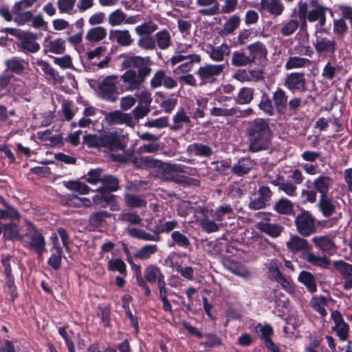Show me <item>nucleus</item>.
I'll use <instances>...</instances> for the list:
<instances>
[{
	"label": "nucleus",
	"instance_id": "1a4fd4ad",
	"mask_svg": "<svg viewBox=\"0 0 352 352\" xmlns=\"http://www.w3.org/2000/svg\"><path fill=\"white\" fill-rule=\"evenodd\" d=\"M118 82V76L111 75L104 78L98 85V93L103 98L113 101V94L116 90V85Z\"/></svg>",
	"mask_w": 352,
	"mask_h": 352
},
{
	"label": "nucleus",
	"instance_id": "f3484780",
	"mask_svg": "<svg viewBox=\"0 0 352 352\" xmlns=\"http://www.w3.org/2000/svg\"><path fill=\"white\" fill-rule=\"evenodd\" d=\"M196 6L199 8V13L202 16H212L220 10L218 0H196Z\"/></svg>",
	"mask_w": 352,
	"mask_h": 352
},
{
	"label": "nucleus",
	"instance_id": "b1692460",
	"mask_svg": "<svg viewBox=\"0 0 352 352\" xmlns=\"http://www.w3.org/2000/svg\"><path fill=\"white\" fill-rule=\"evenodd\" d=\"M256 331L262 340H264L266 347L272 352H280L278 347L270 338L273 333V329L270 324H258Z\"/></svg>",
	"mask_w": 352,
	"mask_h": 352
},
{
	"label": "nucleus",
	"instance_id": "c756f323",
	"mask_svg": "<svg viewBox=\"0 0 352 352\" xmlns=\"http://www.w3.org/2000/svg\"><path fill=\"white\" fill-rule=\"evenodd\" d=\"M286 246L288 250L294 253L305 251L309 248L307 241L297 235L292 236L286 243Z\"/></svg>",
	"mask_w": 352,
	"mask_h": 352
},
{
	"label": "nucleus",
	"instance_id": "09e8293b",
	"mask_svg": "<svg viewBox=\"0 0 352 352\" xmlns=\"http://www.w3.org/2000/svg\"><path fill=\"white\" fill-rule=\"evenodd\" d=\"M298 280L307 287L309 292L316 291L315 278L310 272L302 271L298 276Z\"/></svg>",
	"mask_w": 352,
	"mask_h": 352
},
{
	"label": "nucleus",
	"instance_id": "e433bc0d",
	"mask_svg": "<svg viewBox=\"0 0 352 352\" xmlns=\"http://www.w3.org/2000/svg\"><path fill=\"white\" fill-rule=\"evenodd\" d=\"M155 38L157 47L161 50H166L172 44L170 33L166 30L157 32Z\"/></svg>",
	"mask_w": 352,
	"mask_h": 352
},
{
	"label": "nucleus",
	"instance_id": "0e129e2a",
	"mask_svg": "<svg viewBox=\"0 0 352 352\" xmlns=\"http://www.w3.org/2000/svg\"><path fill=\"white\" fill-rule=\"evenodd\" d=\"M102 188L110 191H116L118 189L119 181L117 177L111 175H105L102 178Z\"/></svg>",
	"mask_w": 352,
	"mask_h": 352
},
{
	"label": "nucleus",
	"instance_id": "49530a36",
	"mask_svg": "<svg viewBox=\"0 0 352 352\" xmlns=\"http://www.w3.org/2000/svg\"><path fill=\"white\" fill-rule=\"evenodd\" d=\"M158 96L162 99L160 107L166 113H170L177 103V96L176 94H171L165 98L160 93L158 94Z\"/></svg>",
	"mask_w": 352,
	"mask_h": 352
},
{
	"label": "nucleus",
	"instance_id": "5fc2aeb1",
	"mask_svg": "<svg viewBox=\"0 0 352 352\" xmlns=\"http://www.w3.org/2000/svg\"><path fill=\"white\" fill-rule=\"evenodd\" d=\"M52 251V254L48 260V264L53 269L58 270L61 264L62 250L60 247L56 246L54 242V245Z\"/></svg>",
	"mask_w": 352,
	"mask_h": 352
},
{
	"label": "nucleus",
	"instance_id": "bf43d9fd",
	"mask_svg": "<svg viewBox=\"0 0 352 352\" xmlns=\"http://www.w3.org/2000/svg\"><path fill=\"white\" fill-rule=\"evenodd\" d=\"M157 250L156 245H146L135 254V257L141 260L148 259L157 252Z\"/></svg>",
	"mask_w": 352,
	"mask_h": 352
},
{
	"label": "nucleus",
	"instance_id": "7c9ffc66",
	"mask_svg": "<svg viewBox=\"0 0 352 352\" xmlns=\"http://www.w3.org/2000/svg\"><path fill=\"white\" fill-rule=\"evenodd\" d=\"M250 56L252 58V62L255 60L265 58L267 51L265 45L261 42L250 44L247 47Z\"/></svg>",
	"mask_w": 352,
	"mask_h": 352
},
{
	"label": "nucleus",
	"instance_id": "c9c22d12",
	"mask_svg": "<svg viewBox=\"0 0 352 352\" xmlns=\"http://www.w3.org/2000/svg\"><path fill=\"white\" fill-rule=\"evenodd\" d=\"M210 217L217 221H222L226 217H230L233 213V209L230 205H221L215 210L209 211Z\"/></svg>",
	"mask_w": 352,
	"mask_h": 352
},
{
	"label": "nucleus",
	"instance_id": "8fccbe9b",
	"mask_svg": "<svg viewBox=\"0 0 352 352\" xmlns=\"http://www.w3.org/2000/svg\"><path fill=\"white\" fill-rule=\"evenodd\" d=\"M237 113V107L228 108L226 105L213 107L210 109V114L213 116H232Z\"/></svg>",
	"mask_w": 352,
	"mask_h": 352
},
{
	"label": "nucleus",
	"instance_id": "79ce46f5",
	"mask_svg": "<svg viewBox=\"0 0 352 352\" xmlns=\"http://www.w3.org/2000/svg\"><path fill=\"white\" fill-rule=\"evenodd\" d=\"M302 257L309 263L320 267H326L330 263L329 261L325 256H316L309 252H304Z\"/></svg>",
	"mask_w": 352,
	"mask_h": 352
},
{
	"label": "nucleus",
	"instance_id": "bb28decb",
	"mask_svg": "<svg viewBox=\"0 0 352 352\" xmlns=\"http://www.w3.org/2000/svg\"><path fill=\"white\" fill-rule=\"evenodd\" d=\"M109 38L121 46H129L133 41L127 30H112L109 32Z\"/></svg>",
	"mask_w": 352,
	"mask_h": 352
},
{
	"label": "nucleus",
	"instance_id": "f257e3e1",
	"mask_svg": "<svg viewBox=\"0 0 352 352\" xmlns=\"http://www.w3.org/2000/svg\"><path fill=\"white\" fill-rule=\"evenodd\" d=\"M248 131L250 140V151L258 152L268 148L270 143L271 131L265 120L256 118L250 122Z\"/></svg>",
	"mask_w": 352,
	"mask_h": 352
},
{
	"label": "nucleus",
	"instance_id": "f03ea898",
	"mask_svg": "<svg viewBox=\"0 0 352 352\" xmlns=\"http://www.w3.org/2000/svg\"><path fill=\"white\" fill-rule=\"evenodd\" d=\"M135 164L138 166L143 168L158 167L160 177L164 180L173 181L176 183L186 182L185 177L178 175L180 173H187L180 164L162 163L160 161L154 160L148 157H142L136 160Z\"/></svg>",
	"mask_w": 352,
	"mask_h": 352
},
{
	"label": "nucleus",
	"instance_id": "864d4df0",
	"mask_svg": "<svg viewBox=\"0 0 352 352\" xmlns=\"http://www.w3.org/2000/svg\"><path fill=\"white\" fill-rule=\"evenodd\" d=\"M274 104L279 111H282L286 108L287 97L285 92L278 88L273 94Z\"/></svg>",
	"mask_w": 352,
	"mask_h": 352
},
{
	"label": "nucleus",
	"instance_id": "72a5a7b5",
	"mask_svg": "<svg viewBox=\"0 0 352 352\" xmlns=\"http://www.w3.org/2000/svg\"><path fill=\"white\" fill-rule=\"evenodd\" d=\"M254 162L248 157L240 159L236 164H235L232 168V172L239 175H243L249 173V171L253 168Z\"/></svg>",
	"mask_w": 352,
	"mask_h": 352
},
{
	"label": "nucleus",
	"instance_id": "4be33fe9",
	"mask_svg": "<svg viewBox=\"0 0 352 352\" xmlns=\"http://www.w3.org/2000/svg\"><path fill=\"white\" fill-rule=\"evenodd\" d=\"M338 203L329 195L320 196L317 206L325 217H331L337 208Z\"/></svg>",
	"mask_w": 352,
	"mask_h": 352
},
{
	"label": "nucleus",
	"instance_id": "f704fd0d",
	"mask_svg": "<svg viewBox=\"0 0 352 352\" xmlns=\"http://www.w3.org/2000/svg\"><path fill=\"white\" fill-rule=\"evenodd\" d=\"M107 29L102 26H96L89 29L85 38L89 42L97 43L103 40L107 36Z\"/></svg>",
	"mask_w": 352,
	"mask_h": 352
},
{
	"label": "nucleus",
	"instance_id": "37998d69",
	"mask_svg": "<svg viewBox=\"0 0 352 352\" xmlns=\"http://www.w3.org/2000/svg\"><path fill=\"white\" fill-rule=\"evenodd\" d=\"M188 59H190L191 62H200L201 60V56L198 54H189L184 55L178 52H175V54L172 56V57L170 59V63L172 66H175V65L181 63L182 62L184 63Z\"/></svg>",
	"mask_w": 352,
	"mask_h": 352
},
{
	"label": "nucleus",
	"instance_id": "c03bdc74",
	"mask_svg": "<svg viewBox=\"0 0 352 352\" xmlns=\"http://www.w3.org/2000/svg\"><path fill=\"white\" fill-rule=\"evenodd\" d=\"M309 59L299 56H291L287 60L285 68L287 70L299 69L309 65Z\"/></svg>",
	"mask_w": 352,
	"mask_h": 352
},
{
	"label": "nucleus",
	"instance_id": "6e6d98bb",
	"mask_svg": "<svg viewBox=\"0 0 352 352\" xmlns=\"http://www.w3.org/2000/svg\"><path fill=\"white\" fill-rule=\"evenodd\" d=\"M294 206L287 199H280L274 205V210L283 214H289L293 211Z\"/></svg>",
	"mask_w": 352,
	"mask_h": 352
},
{
	"label": "nucleus",
	"instance_id": "9d476101",
	"mask_svg": "<svg viewBox=\"0 0 352 352\" xmlns=\"http://www.w3.org/2000/svg\"><path fill=\"white\" fill-rule=\"evenodd\" d=\"M125 136L117 131L102 133V147L109 150L123 149Z\"/></svg>",
	"mask_w": 352,
	"mask_h": 352
},
{
	"label": "nucleus",
	"instance_id": "ea45409f",
	"mask_svg": "<svg viewBox=\"0 0 352 352\" xmlns=\"http://www.w3.org/2000/svg\"><path fill=\"white\" fill-rule=\"evenodd\" d=\"M252 62V58L249 53L242 51L234 52L232 54V63L236 67L248 65Z\"/></svg>",
	"mask_w": 352,
	"mask_h": 352
},
{
	"label": "nucleus",
	"instance_id": "7ed1b4c3",
	"mask_svg": "<svg viewBox=\"0 0 352 352\" xmlns=\"http://www.w3.org/2000/svg\"><path fill=\"white\" fill-rule=\"evenodd\" d=\"M328 9L318 3L316 0H311L309 3L300 1L298 14L302 21L307 19L309 22L318 21V25L322 27L326 23V13Z\"/></svg>",
	"mask_w": 352,
	"mask_h": 352
},
{
	"label": "nucleus",
	"instance_id": "aec40b11",
	"mask_svg": "<svg viewBox=\"0 0 352 352\" xmlns=\"http://www.w3.org/2000/svg\"><path fill=\"white\" fill-rule=\"evenodd\" d=\"M256 228L262 232L272 238L278 237L284 230L283 226L277 223H271L267 219L258 222L256 225Z\"/></svg>",
	"mask_w": 352,
	"mask_h": 352
},
{
	"label": "nucleus",
	"instance_id": "f8f14e48",
	"mask_svg": "<svg viewBox=\"0 0 352 352\" xmlns=\"http://www.w3.org/2000/svg\"><path fill=\"white\" fill-rule=\"evenodd\" d=\"M322 31L316 32V41L314 45L316 52L320 54L332 55L335 52L336 43L333 38L322 36Z\"/></svg>",
	"mask_w": 352,
	"mask_h": 352
},
{
	"label": "nucleus",
	"instance_id": "ddd939ff",
	"mask_svg": "<svg viewBox=\"0 0 352 352\" xmlns=\"http://www.w3.org/2000/svg\"><path fill=\"white\" fill-rule=\"evenodd\" d=\"M105 120L109 124H126L130 127L135 125V121L131 113H123L119 110L107 113Z\"/></svg>",
	"mask_w": 352,
	"mask_h": 352
},
{
	"label": "nucleus",
	"instance_id": "dca6fc26",
	"mask_svg": "<svg viewBox=\"0 0 352 352\" xmlns=\"http://www.w3.org/2000/svg\"><path fill=\"white\" fill-rule=\"evenodd\" d=\"M331 318L334 322L332 329L336 332L341 340H346L349 336V326L343 320L340 313L338 311H332Z\"/></svg>",
	"mask_w": 352,
	"mask_h": 352
},
{
	"label": "nucleus",
	"instance_id": "4c0bfd02",
	"mask_svg": "<svg viewBox=\"0 0 352 352\" xmlns=\"http://www.w3.org/2000/svg\"><path fill=\"white\" fill-rule=\"evenodd\" d=\"M164 276L162 273L160 269L153 265L146 267L144 270V278L148 283H153L159 281Z\"/></svg>",
	"mask_w": 352,
	"mask_h": 352
},
{
	"label": "nucleus",
	"instance_id": "423d86ee",
	"mask_svg": "<svg viewBox=\"0 0 352 352\" xmlns=\"http://www.w3.org/2000/svg\"><path fill=\"white\" fill-rule=\"evenodd\" d=\"M315 221V218L307 210H302L298 214L294 221L297 231L304 236H308L316 232Z\"/></svg>",
	"mask_w": 352,
	"mask_h": 352
},
{
	"label": "nucleus",
	"instance_id": "e2e57ef3",
	"mask_svg": "<svg viewBox=\"0 0 352 352\" xmlns=\"http://www.w3.org/2000/svg\"><path fill=\"white\" fill-rule=\"evenodd\" d=\"M196 105L194 116L195 118H204L205 116L204 111L207 107L208 98L204 96H199L196 98Z\"/></svg>",
	"mask_w": 352,
	"mask_h": 352
},
{
	"label": "nucleus",
	"instance_id": "39448f33",
	"mask_svg": "<svg viewBox=\"0 0 352 352\" xmlns=\"http://www.w3.org/2000/svg\"><path fill=\"white\" fill-rule=\"evenodd\" d=\"M151 62L149 57L139 56H124L121 63V69L137 68V76L145 82L151 72Z\"/></svg>",
	"mask_w": 352,
	"mask_h": 352
},
{
	"label": "nucleus",
	"instance_id": "9b49d317",
	"mask_svg": "<svg viewBox=\"0 0 352 352\" xmlns=\"http://www.w3.org/2000/svg\"><path fill=\"white\" fill-rule=\"evenodd\" d=\"M284 86L292 92H305L306 79L303 73L294 72L285 77Z\"/></svg>",
	"mask_w": 352,
	"mask_h": 352
},
{
	"label": "nucleus",
	"instance_id": "680f3d73",
	"mask_svg": "<svg viewBox=\"0 0 352 352\" xmlns=\"http://www.w3.org/2000/svg\"><path fill=\"white\" fill-rule=\"evenodd\" d=\"M173 245H177L183 248H188L190 245L188 238L179 231H174L171 234Z\"/></svg>",
	"mask_w": 352,
	"mask_h": 352
},
{
	"label": "nucleus",
	"instance_id": "603ef678",
	"mask_svg": "<svg viewBox=\"0 0 352 352\" xmlns=\"http://www.w3.org/2000/svg\"><path fill=\"white\" fill-rule=\"evenodd\" d=\"M327 305V301L324 296H314L311 300V305L312 308L320 314L322 316L327 315L325 307Z\"/></svg>",
	"mask_w": 352,
	"mask_h": 352
},
{
	"label": "nucleus",
	"instance_id": "a18cd8bd",
	"mask_svg": "<svg viewBox=\"0 0 352 352\" xmlns=\"http://www.w3.org/2000/svg\"><path fill=\"white\" fill-rule=\"evenodd\" d=\"M107 19L109 25L120 26L124 23L126 14L121 9H116L109 14Z\"/></svg>",
	"mask_w": 352,
	"mask_h": 352
},
{
	"label": "nucleus",
	"instance_id": "58836bf2",
	"mask_svg": "<svg viewBox=\"0 0 352 352\" xmlns=\"http://www.w3.org/2000/svg\"><path fill=\"white\" fill-rule=\"evenodd\" d=\"M38 135V138L47 146H56L61 142L60 135L58 134H53L50 130L39 132Z\"/></svg>",
	"mask_w": 352,
	"mask_h": 352
},
{
	"label": "nucleus",
	"instance_id": "a211bd4d",
	"mask_svg": "<svg viewBox=\"0 0 352 352\" xmlns=\"http://www.w3.org/2000/svg\"><path fill=\"white\" fill-rule=\"evenodd\" d=\"M334 266L344 280L343 288L344 289H352V265L342 261H338L334 263Z\"/></svg>",
	"mask_w": 352,
	"mask_h": 352
},
{
	"label": "nucleus",
	"instance_id": "412c9836",
	"mask_svg": "<svg viewBox=\"0 0 352 352\" xmlns=\"http://www.w3.org/2000/svg\"><path fill=\"white\" fill-rule=\"evenodd\" d=\"M270 182L274 186H278V190L283 191L289 197H294L296 195V186L290 182L285 181L282 176L276 175L275 178L270 177Z\"/></svg>",
	"mask_w": 352,
	"mask_h": 352
},
{
	"label": "nucleus",
	"instance_id": "3c124183",
	"mask_svg": "<svg viewBox=\"0 0 352 352\" xmlns=\"http://www.w3.org/2000/svg\"><path fill=\"white\" fill-rule=\"evenodd\" d=\"M124 201L130 208H143L146 206V201L143 197L132 194H126Z\"/></svg>",
	"mask_w": 352,
	"mask_h": 352
},
{
	"label": "nucleus",
	"instance_id": "de8ad7c7",
	"mask_svg": "<svg viewBox=\"0 0 352 352\" xmlns=\"http://www.w3.org/2000/svg\"><path fill=\"white\" fill-rule=\"evenodd\" d=\"M3 236L8 239H23V235L19 234L18 226L12 223L5 224Z\"/></svg>",
	"mask_w": 352,
	"mask_h": 352
},
{
	"label": "nucleus",
	"instance_id": "393cba45",
	"mask_svg": "<svg viewBox=\"0 0 352 352\" xmlns=\"http://www.w3.org/2000/svg\"><path fill=\"white\" fill-rule=\"evenodd\" d=\"M284 9L280 0H261V10L274 16L281 15Z\"/></svg>",
	"mask_w": 352,
	"mask_h": 352
},
{
	"label": "nucleus",
	"instance_id": "5701e85b",
	"mask_svg": "<svg viewBox=\"0 0 352 352\" xmlns=\"http://www.w3.org/2000/svg\"><path fill=\"white\" fill-rule=\"evenodd\" d=\"M36 35L31 32H24L21 37L20 47L23 51L36 53L40 50V45L36 41Z\"/></svg>",
	"mask_w": 352,
	"mask_h": 352
},
{
	"label": "nucleus",
	"instance_id": "4d7b16f0",
	"mask_svg": "<svg viewBox=\"0 0 352 352\" xmlns=\"http://www.w3.org/2000/svg\"><path fill=\"white\" fill-rule=\"evenodd\" d=\"M76 0H58L57 6L60 14H72L76 12L74 7Z\"/></svg>",
	"mask_w": 352,
	"mask_h": 352
},
{
	"label": "nucleus",
	"instance_id": "4468645a",
	"mask_svg": "<svg viewBox=\"0 0 352 352\" xmlns=\"http://www.w3.org/2000/svg\"><path fill=\"white\" fill-rule=\"evenodd\" d=\"M151 88L156 89L161 86L166 89H173L177 86V82L171 76L166 75L164 71H157L150 81Z\"/></svg>",
	"mask_w": 352,
	"mask_h": 352
},
{
	"label": "nucleus",
	"instance_id": "a878e982",
	"mask_svg": "<svg viewBox=\"0 0 352 352\" xmlns=\"http://www.w3.org/2000/svg\"><path fill=\"white\" fill-rule=\"evenodd\" d=\"M333 180L329 176L320 175L313 181V186L316 192H319L320 196L328 195L330 187L332 186Z\"/></svg>",
	"mask_w": 352,
	"mask_h": 352
},
{
	"label": "nucleus",
	"instance_id": "6ab92c4d",
	"mask_svg": "<svg viewBox=\"0 0 352 352\" xmlns=\"http://www.w3.org/2000/svg\"><path fill=\"white\" fill-rule=\"evenodd\" d=\"M10 256H8V255H2L1 256V263L4 268L6 285L9 288V292L10 293L11 297H12V300H14L16 297V287L14 286V277L11 273V266H10Z\"/></svg>",
	"mask_w": 352,
	"mask_h": 352
},
{
	"label": "nucleus",
	"instance_id": "69168bd1",
	"mask_svg": "<svg viewBox=\"0 0 352 352\" xmlns=\"http://www.w3.org/2000/svg\"><path fill=\"white\" fill-rule=\"evenodd\" d=\"M65 186L68 189L81 195L88 194L90 190L85 184L80 182H69Z\"/></svg>",
	"mask_w": 352,
	"mask_h": 352
},
{
	"label": "nucleus",
	"instance_id": "c85d7f7f",
	"mask_svg": "<svg viewBox=\"0 0 352 352\" xmlns=\"http://www.w3.org/2000/svg\"><path fill=\"white\" fill-rule=\"evenodd\" d=\"M207 52L209 54L210 58L214 61H222L224 56L230 54V50L228 45L222 43L217 47L208 45Z\"/></svg>",
	"mask_w": 352,
	"mask_h": 352
},
{
	"label": "nucleus",
	"instance_id": "cd10ccee",
	"mask_svg": "<svg viewBox=\"0 0 352 352\" xmlns=\"http://www.w3.org/2000/svg\"><path fill=\"white\" fill-rule=\"evenodd\" d=\"M223 265L228 270L241 278L248 279L252 276L251 272L248 269L234 261H225Z\"/></svg>",
	"mask_w": 352,
	"mask_h": 352
},
{
	"label": "nucleus",
	"instance_id": "13d9d810",
	"mask_svg": "<svg viewBox=\"0 0 352 352\" xmlns=\"http://www.w3.org/2000/svg\"><path fill=\"white\" fill-rule=\"evenodd\" d=\"M14 16V21L19 25H23L29 22H31L32 19V11H12Z\"/></svg>",
	"mask_w": 352,
	"mask_h": 352
},
{
	"label": "nucleus",
	"instance_id": "0eeeda50",
	"mask_svg": "<svg viewBox=\"0 0 352 352\" xmlns=\"http://www.w3.org/2000/svg\"><path fill=\"white\" fill-rule=\"evenodd\" d=\"M127 70L120 76L122 82L119 87L122 91H134L143 87V81L137 76V72L133 69Z\"/></svg>",
	"mask_w": 352,
	"mask_h": 352
},
{
	"label": "nucleus",
	"instance_id": "052dcab7",
	"mask_svg": "<svg viewBox=\"0 0 352 352\" xmlns=\"http://www.w3.org/2000/svg\"><path fill=\"white\" fill-rule=\"evenodd\" d=\"M114 195L109 192L99 191L98 193L93 197V201L96 204L100 205L102 207H106L108 204L111 202Z\"/></svg>",
	"mask_w": 352,
	"mask_h": 352
},
{
	"label": "nucleus",
	"instance_id": "774afa93",
	"mask_svg": "<svg viewBox=\"0 0 352 352\" xmlns=\"http://www.w3.org/2000/svg\"><path fill=\"white\" fill-rule=\"evenodd\" d=\"M240 17L232 15L223 25V32L226 34L232 33L239 25Z\"/></svg>",
	"mask_w": 352,
	"mask_h": 352
},
{
	"label": "nucleus",
	"instance_id": "20e7f679",
	"mask_svg": "<svg viewBox=\"0 0 352 352\" xmlns=\"http://www.w3.org/2000/svg\"><path fill=\"white\" fill-rule=\"evenodd\" d=\"M25 246L34 251L40 260H43V254L45 251V239L42 233L30 221H26V232L23 235Z\"/></svg>",
	"mask_w": 352,
	"mask_h": 352
},
{
	"label": "nucleus",
	"instance_id": "473e14b6",
	"mask_svg": "<svg viewBox=\"0 0 352 352\" xmlns=\"http://www.w3.org/2000/svg\"><path fill=\"white\" fill-rule=\"evenodd\" d=\"M315 245L324 252L332 254L335 251L333 241L327 236H315L312 239Z\"/></svg>",
	"mask_w": 352,
	"mask_h": 352
},
{
	"label": "nucleus",
	"instance_id": "2f4dec72",
	"mask_svg": "<svg viewBox=\"0 0 352 352\" xmlns=\"http://www.w3.org/2000/svg\"><path fill=\"white\" fill-rule=\"evenodd\" d=\"M203 214L204 217L199 221V226L202 230L207 233H212L218 231L221 224L217 223L209 218L210 217L209 211L207 210L205 212L203 210Z\"/></svg>",
	"mask_w": 352,
	"mask_h": 352
},
{
	"label": "nucleus",
	"instance_id": "6e6552de",
	"mask_svg": "<svg viewBox=\"0 0 352 352\" xmlns=\"http://www.w3.org/2000/svg\"><path fill=\"white\" fill-rule=\"evenodd\" d=\"M225 67V64H207L199 67L196 74L201 79L202 83L212 82L217 76L222 73Z\"/></svg>",
	"mask_w": 352,
	"mask_h": 352
},
{
	"label": "nucleus",
	"instance_id": "338daca9",
	"mask_svg": "<svg viewBox=\"0 0 352 352\" xmlns=\"http://www.w3.org/2000/svg\"><path fill=\"white\" fill-rule=\"evenodd\" d=\"M135 98L138 99L139 104H146L150 106L152 102L151 94L146 88H141L140 90H136Z\"/></svg>",
	"mask_w": 352,
	"mask_h": 352
},
{
	"label": "nucleus",
	"instance_id": "a19ab883",
	"mask_svg": "<svg viewBox=\"0 0 352 352\" xmlns=\"http://www.w3.org/2000/svg\"><path fill=\"white\" fill-rule=\"evenodd\" d=\"M254 89L252 87H243L240 89L235 101L239 104H248L254 98Z\"/></svg>",
	"mask_w": 352,
	"mask_h": 352
},
{
	"label": "nucleus",
	"instance_id": "2eb2a0df",
	"mask_svg": "<svg viewBox=\"0 0 352 352\" xmlns=\"http://www.w3.org/2000/svg\"><path fill=\"white\" fill-rule=\"evenodd\" d=\"M43 46L46 53L61 54L65 51V41L60 38H52V36H47L43 40Z\"/></svg>",
	"mask_w": 352,
	"mask_h": 352
}]
</instances>
